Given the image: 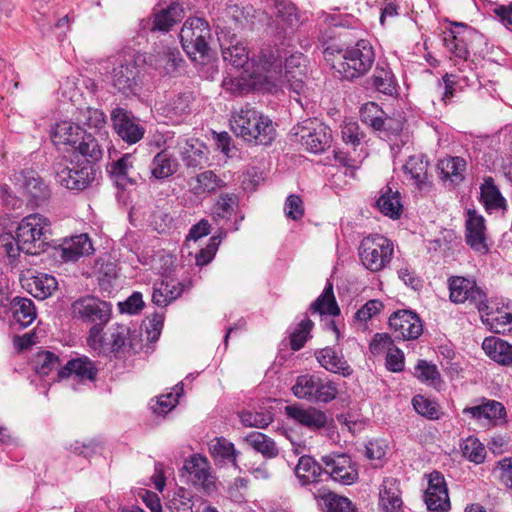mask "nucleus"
I'll list each match as a JSON object with an SVG mask.
<instances>
[{
	"label": "nucleus",
	"mask_w": 512,
	"mask_h": 512,
	"mask_svg": "<svg viewBox=\"0 0 512 512\" xmlns=\"http://www.w3.org/2000/svg\"><path fill=\"white\" fill-rule=\"evenodd\" d=\"M79 151V153L86 158L82 163L96 162L102 157V149L98 144L97 140L89 133H83V137L79 140L74 147Z\"/></svg>",
	"instance_id": "obj_51"
},
{
	"label": "nucleus",
	"mask_w": 512,
	"mask_h": 512,
	"mask_svg": "<svg viewBox=\"0 0 512 512\" xmlns=\"http://www.w3.org/2000/svg\"><path fill=\"white\" fill-rule=\"evenodd\" d=\"M481 199L488 211H494L505 208L506 200L495 185L492 177L484 179L481 187Z\"/></svg>",
	"instance_id": "obj_43"
},
{
	"label": "nucleus",
	"mask_w": 512,
	"mask_h": 512,
	"mask_svg": "<svg viewBox=\"0 0 512 512\" xmlns=\"http://www.w3.org/2000/svg\"><path fill=\"white\" fill-rule=\"evenodd\" d=\"M321 498L326 500L328 512H355L352 502L346 497L327 492Z\"/></svg>",
	"instance_id": "obj_64"
},
{
	"label": "nucleus",
	"mask_w": 512,
	"mask_h": 512,
	"mask_svg": "<svg viewBox=\"0 0 512 512\" xmlns=\"http://www.w3.org/2000/svg\"><path fill=\"white\" fill-rule=\"evenodd\" d=\"M402 168L404 174L409 177L412 184L417 188L422 189L427 184L428 161L425 159L424 155L418 154L409 156Z\"/></svg>",
	"instance_id": "obj_33"
},
{
	"label": "nucleus",
	"mask_w": 512,
	"mask_h": 512,
	"mask_svg": "<svg viewBox=\"0 0 512 512\" xmlns=\"http://www.w3.org/2000/svg\"><path fill=\"white\" fill-rule=\"evenodd\" d=\"M184 17V11L178 2H171L166 9L155 14L152 30L167 32Z\"/></svg>",
	"instance_id": "obj_37"
},
{
	"label": "nucleus",
	"mask_w": 512,
	"mask_h": 512,
	"mask_svg": "<svg viewBox=\"0 0 512 512\" xmlns=\"http://www.w3.org/2000/svg\"><path fill=\"white\" fill-rule=\"evenodd\" d=\"M310 310L320 315L337 316L340 314L331 283H327L322 294L311 304Z\"/></svg>",
	"instance_id": "obj_45"
},
{
	"label": "nucleus",
	"mask_w": 512,
	"mask_h": 512,
	"mask_svg": "<svg viewBox=\"0 0 512 512\" xmlns=\"http://www.w3.org/2000/svg\"><path fill=\"white\" fill-rule=\"evenodd\" d=\"M280 59L282 60L281 57ZM305 79L306 73L304 72H298V75L286 74V76H283V73L281 72V82L278 89L282 87L283 80H285L287 83V88L290 92V96L294 98L297 102H299L301 105H303L302 102L300 101V97H307L308 94V88L306 86Z\"/></svg>",
	"instance_id": "obj_52"
},
{
	"label": "nucleus",
	"mask_w": 512,
	"mask_h": 512,
	"mask_svg": "<svg viewBox=\"0 0 512 512\" xmlns=\"http://www.w3.org/2000/svg\"><path fill=\"white\" fill-rule=\"evenodd\" d=\"M78 125H82L95 131H101L106 125V116L103 111L85 107L79 108L75 114Z\"/></svg>",
	"instance_id": "obj_47"
},
{
	"label": "nucleus",
	"mask_w": 512,
	"mask_h": 512,
	"mask_svg": "<svg viewBox=\"0 0 512 512\" xmlns=\"http://www.w3.org/2000/svg\"><path fill=\"white\" fill-rule=\"evenodd\" d=\"M222 57L225 62L236 68H243L248 62L257 56L250 57L245 43L233 37L229 44L221 43Z\"/></svg>",
	"instance_id": "obj_30"
},
{
	"label": "nucleus",
	"mask_w": 512,
	"mask_h": 512,
	"mask_svg": "<svg viewBox=\"0 0 512 512\" xmlns=\"http://www.w3.org/2000/svg\"><path fill=\"white\" fill-rule=\"evenodd\" d=\"M56 181L70 190H83L95 178V169L89 163L58 162L54 166Z\"/></svg>",
	"instance_id": "obj_11"
},
{
	"label": "nucleus",
	"mask_w": 512,
	"mask_h": 512,
	"mask_svg": "<svg viewBox=\"0 0 512 512\" xmlns=\"http://www.w3.org/2000/svg\"><path fill=\"white\" fill-rule=\"evenodd\" d=\"M24 193L31 198L35 205L44 200L48 195V188L34 171L22 173V185Z\"/></svg>",
	"instance_id": "obj_36"
},
{
	"label": "nucleus",
	"mask_w": 512,
	"mask_h": 512,
	"mask_svg": "<svg viewBox=\"0 0 512 512\" xmlns=\"http://www.w3.org/2000/svg\"><path fill=\"white\" fill-rule=\"evenodd\" d=\"M181 154L182 160L188 167L202 166L208 161L207 146L195 139L186 142Z\"/></svg>",
	"instance_id": "obj_39"
},
{
	"label": "nucleus",
	"mask_w": 512,
	"mask_h": 512,
	"mask_svg": "<svg viewBox=\"0 0 512 512\" xmlns=\"http://www.w3.org/2000/svg\"><path fill=\"white\" fill-rule=\"evenodd\" d=\"M439 168L443 178L449 179L452 183H459L464 179L466 162L461 157H449L440 161Z\"/></svg>",
	"instance_id": "obj_49"
},
{
	"label": "nucleus",
	"mask_w": 512,
	"mask_h": 512,
	"mask_svg": "<svg viewBox=\"0 0 512 512\" xmlns=\"http://www.w3.org/2000/svg\"><path fill=\"white\" fill-rule=\"evenodd\" d=\"M504 407L501 403L490 400L482 405L467 407L463 410L465 414H470L473 418L481 419H500L504 414Z\"/></svg>",
	"instance_id": "obj_50"
},
{
	"label": "nucleus",
	"mask_w": 512,
	"mask_h": 512,
	"mask_svg": "<svg viewBox=\"0 0 512 512\" xmlns=\"http://www.w3.org/2000/svg\"><path fill=\"white\" fill-rule=\"evenodd\" d=\"M12 317L20 328H26L36 319L37 313L31 299L16 297L11 302Z\"/></svg>",
	"instance_id": "obj_35"
},
{
	"label": "nucleus",
	"mask_w": 512,
	"mask_h": 512,
	"mask_svg": "<svg viewBox=\"0 0 512 512\" xmlns=\"http://www.w3.org/2000/svg\"><path fill=\"white\" fill-rule=\"evenodd\" d=\"M485 354L493 361L502 364H512V345L498 337H487L482 343Z\"/></svg>",
	"instance_id": "obj_32"
},
{
	"label": "nucleus",
	"mask_w": 512,
	"mask_h": 512,
	"mask_svg": "<svg viewBox=\"0 0 512 512\" xmlns=\"http://www.w3.org/2000/svg\"><path fill=\"white\" fill-rule=\"evenodd\" d=\"M182 293V288L175 281H161L153 286L152 301L160 307H164L177 299Z\"/></svg>",
	"instance_id": "obj_40"
},
{
	"label": "nucleus",
	"mask_w": 512,
	"mask_h": 512,
	"mask_svg": "<svg viewBox=\"0 0 512 512\" xmlns=\"http://www.w3.org/2000/svg\"><path fill=\"white\" fill-rule=\"evenodd\" d=\"M179 37L186 54L193 61L203 63L209 52L208 40L211 39L209 23L204 18L190 17L184 22Z\"/></svg>",
	"instance_id": "obj_5"
},
{
	"label": "nucleus",
	"mask_w": 512,
	"mask_h": 512,
	"mask_svg": "<svg viewBox=\"0 0 512 512\" xmlns=\"http://www.w3.org/2000/svg\"><path fill=\"white\" fill-rule=\"evenodd\" d=\"M380 506L386 512H399L403 502L399 482L392 477L383 480L380 493Z\"/></svg>",
	"instance_id": "obj_29"
},
{
	"label": "nucleus",
	"mask_w": 512,
	"mask_h": 512,
	"mask_svg": "<svg viewBox=\"0 0 512 512\" xmlns=\"http://www.w3.org/2000/svg\"><path fill=\"white\" fill-rule=\"evenodd\" d=\"M424 501L427 509L432 512H447L450 509L447 485L440 472L433 471L429 474Z\"/></svg>",
	"instance_id": "obj_16"
},
{
	"label": "nucleus",
	"mask_w": 512,
	"mask_h": 512,
	"mask_svg": "<svg viewBox=\"0 0 512 512\" xmlns=\"http://www.w3.org/2000/svg\"><path fill=\"white\" fill-rule=\"evenodd\" d=\"M71 316L89 324L106 325L112 316V304L94 296H84L71 305Z\"/></svg>",
	"instance_id": "obj_10"
},
{
	"label": "nucleus",
	"mask_w": 512,
	"mask_h": 512,
	"mask_svg": "<svg viewBox=\"0 0 512 512\" xmlns=\"http://www.w3.org/2000/svg\"><path fill=\"white\" fill-rule=\"evenodd\" d=\"M385 115L381 107L374 102L365 103L360 109L362 122L371 126L376 131H381L385 125L390 123L385 121Z\"/></svg>",
	"instance_id": "obj_48"
},
{
	"label": "nucleus",
	"mask_w": 512,
	"mask_h": 512,
	"mask_svg": "<svg viewBox=\"0 0 512 512\" xmlns=\"http://www.w3.org/2000/svg\"><path fill=\"white\" fill-rule=\"evenodd\" d=\"M85 131L77 124L71 121H61L56 123L52 130V141L55 145H70L73 148L83 137Z\"/></svg>",
	"instance_id": "obj_31"
},
{
	"label": "nucleus",
	"mask_w": 512,
	"mask_h": 512,
	"mask_svg": "<svg viewBox=\"0 0 512 512\" xmlns=\"http://www.w3.org/2000/svg\"><path fill=\"white\" fill-rule=\"evenodd\" d=\"M111 121L116 134L128 144H135L144 137L145 127L131 111L123 107L111 111Z\"/></svg>",
	"instance_id": "obj_13"
},
{
	"label": "nucleus",
	"mask_w": 512,
	"mask_h": 512,
	"mask_svg": "<svg viewBox=\"0 0 512 512\" xmlns=\"http://www.w3.org/2000/svg\"><path fill=\"white\" fill-rule=\"evenodd\" d=\"M60 365L59 357L50 351H40L34 358V369L40 376L49 375V373Z\"/></svg>",
	"instance_id": "obj_59"
},
{
	"label": "nucleus",
	"mask_w": 512,
	"mask_h": 512,
	"mask_svg": "<svg viewBox=\"0 0 512 512\" xmlns=\"http://www.w3.org/2000/svg\"><path fill=\"white\" fill-rule=\"evenodd\" d=\"M295 397L311 403H329L338 394L336 382L315 374H304L297 377L292 386Z\"/></svg>",
	"instance_id": "obj_6"
},
{
	"label": "nucleus",
	"mask_w": 512,
	"mask_h": 512,
	"mask_svg": "<svg viewBox=\"0 0 512 512\" xmlns=\"http://www.w3.org/2000/svg\"><path fill=\"white\" fill-rule=\"evenodd\" d=\"M297 141L311 153H321L330 146L331 130L318 119H306L292 129Z\"/></svg>",
	"instance_id": "obj_9"
},
{
	"label": "nucleus",
	"mask_w": 512,
	"mask_h": 512,
	"mask_svg": "<svg viewBox=\"0 0 512 512\" xmlns=\"http://www.w3.org/2000/svg\"><path fill=\"white\" fill-rule=\"evenodd\" d=\"M192 101L191 92L180 93L161 105L159 110L171 123L179 124L190 114Z\"/></svg>",
	"instance_id": "obj_24"
},
{
	"label": "nucleus",
	"mask_w": 512,
	"mask_h": 512,
	"mask_svg": "<svg viewBox=\"0 0 512 512\" xmlns=\"http://www.w3.org/2000/svg\"><path fill=\"white\" fill-rule=\"evenodd\" d=\"M177 168V160L167 151H160L154 156L150 164L151 178L155 180L167 179L177 171Z\"/></svg>",
	"instance_id": "obj_34"
},
{
	"label": "nucleus",
	"mask_w": 512,
	"mask_h": 512,
	"mask_svg": "<svg viewBox=\"0 0 512 512\" xmlns=\"http://www.w3.org/2000/svg\"><path fill=\"white\" fill-rule=\"evenodd\" d=\"M183 386L176 385L174 392L160 395L156 401V404L152 407L154 412L157 414H166L171 411L178 403L179 397L182 395Z\"/></svg>",
	"instance_id": "obj_62"
},
{
	"label": "nucleus",
	"mask_w": 512,
	"mask_h": 512,
	"mask_svg": "<svg viewBox=\"0 0 512 512\" xmlns=\"http://www.w3.org/2000/svg\"><path fill=\"white\" fill-rule=\"evenodd\" d=\"M132 168V155L126 153L122 155L117 161L112 162L108 170L112 177L115 179L117 186L126 188L127 185L134 183L132 178L129 176Z\"/></svg>",
	"instance_id": "obj_44"
},
{
	"label": "nucleus",
	"mask_w": 512,
	"mask_h": 512,
	"mask_svg": "<svg viewBox=\"0 0 512 512\" xmlns=\"http://www.w3.org/2000/svg\"><path fill=\"white\" fill-rule=\"evenodd\" d=\"M466 243L479 254L489 251L484 217L476 210L469 209L466 215Z\"/></svg>",
	"instance_id": "obj_17"
},
{
	"label": "nucleus",
	"mask_w": 512,
	"mask_h": 512,
	"mask_svg": "<svg viewBox=\"0 0 512 512\" xmlns=\"http://www.w3.org/2000/svg\"><path fill=\"white\" fill-rule=\"evenodd\" d=\"M93 246L87 234H78L63 240L60 246V257L65 262H75L83 256H88Z\"/></svg>",
	"instance_id": "obj_23"
},
{
	"label": "nucleus",
	"mask_w": 512,
	"mask_h": 512,
	"mask_svg": "<svg viewBox=\"0 0 512 512\" xmlns=\"http://www.w3.org/2000/svg\"><path fill=\"white\" fill-rule=\"evenodd\" d=\"M241 423L246 427L266 428L273 421V414L269 411L245 410L239 413Z\"/></svg>",
	"instance_id": "obj_57"
},
{
	"label": "nucleus",
	"mask_w": 512,
	"mask_h": 512,
	"mask_svg": "<svg viewBox=\"0 0 512 512\" xmlns=\"http://www.w3.org/2000/svg\"><path fill=\"white\" fill-rule=\"evenodd\" d=\"M237 207V198L234 195H221L213 207V216L216 221L229 220Z\"/></svg>",
	"instance_id": "obj_60"
},
{
	"label": "nucleus",
	"mask_w": 512,
	"mask_h": 512,
	"mask_svg": "<svg viewBox=\"0 0 512 512\" xmlns=\"http://www.w3.org/2000/svg\"><path fill=\"white\" fill-rule=\"evenodd\" d=\"M224 236L225 233L221 231L210 238L208 245L196 254L195 261L197 266H205L213 260Z\"/></svg>",
	"instance_id": "obj_63"
},
{
	"label": "nucleus",
	"mask_w": 512,
	"mask_h": 512,
	"mask_svg": "<svg viewBox=\"0 0 512 512\" xmlns=\"http://www.w3.org/2000/svg\"><path fill=\"white\" fill-rule=\"evenodd\" d=\"M276 22L278 34L289 38L299 26V16L294 4L286 1L276 2Z\"/></svg>",
	"instance_id": "obj_26"
},
{
	"label": "nucleus",
	"mask_w": 512,
	"mask_h": 512,
	"mask_svg": "<svg viewBox=\"0 0 512 512\" xmlns=\"http://www.w3.org/2000/svg\"><path fill=\"white\" fill-rule=\"evenodd\" d=\"M460 448L463 456L475 464H480L485 460V446L476 437L470 436L463 440Z\"/></svg>",
	"instance_id": "obj_53"
},
{
	"label": "nucleus",
	"mask_w": 512,
	"mask_h": 512,
	"mask_svg": "<svg viewBox=\"0 0 512 512\" xmlns=\"http://www.w3.org/2000/svg\"><path fill=\"white\" fill-rule=\"evenodd\" d=\"M133 349L130 328L123 324L113 325L107 337L105 355H126Z\"/></svg>",
	"instance_id": "obj_25"
},
{
	"label": "nucleus",
	"mask_w": 512,
	"mask_h": 512,
	"mask_svg": "<svg viewBox=\"0 0 512 512\" xmlns=\"http://www.w3.org/2000/svg\"><path fill=\"white\" fill-rule=\"evenodd\" d=\"M479 314L482 323L495 333L512 330V302L509 300L494 302L487 299V309Z\"/></svg>",
	"instance_id": "obj_14"
},
{
	"label": "nucleus",
	"mask_w": 512,
	"mask_h": 512,
	"mask_svg": "<svg viewBox=\"0 0 512 512\" xmlns=\"http://www.w3.org/2000/svg\"><path fill=\"white\" fill-rule=\"evenodd\" d=\"M184 470L189 475V480L205 491H210L215 486V477L211 473V467L206 457L200 454L190 456L184 463Z\"/></svg>",
	"instance_id": "obj_19"
},
{
	"label": "nucleus",
	"mask_w": 512,
	"mask_h": 512,
	"mask_svg": "<svg viewBox=\"0 0 512 512\" xmlns=\"http://www.w3.org/2000/svg\"><path fill=\"white\" fill-rule=\"evenodd\" d=\"M377 206L385 216L398 219L401 216L403 208L400 193L397 190L393 191L390 187H385L377 200Z\"/></svg>",
	"instance_id": "obj_38"
},
{
	"label": "nucleus",
	"mask_w": 512,
	"mask_h": 512,
	"mask_svg": "<svg viewBox=\"0 0 512 512\" xmlns=\"http://www.w3.org/2000/svg\"><path fill=\"white\" fill-rule=\"evenodd\" d=\"M322 473L321 466L310 456L300 457L295 467V475L302 485L317 482Z\"/></svg>",
	"instance_id": "obj_41"
},
{
	"label": "nucleus",
	"mask_w": 512,
	"mask_h": 512,
	"mask_svg": "<svg viewBox=\"0 0 512 512\" xmlns=\"http://www.w3.org/2000/svg\"><path fill=\"white\" fill-rule=\"evenodd\" d=\"M97 369L94 363L87 357L69 360L65 366L57 371L58 379H72L75 382L93 381L96 378Z\"/></svg>",
	"instance_id": "obj_22"
},
{
	"label": "nucleus",
	"mask_w": 512,
	"mask_h": 512,
	"mask_svg": "<svg viewBox=\"0 0 512 512\" xmlns=\"http://www.w3.org/2000/svg\"><path fill=\"white\" fill-rule=\"evenodd\" d=\"M323 54L326 62L346 79H354L367 73L375 59L372 45L363 39L346 50L328 46Z\"/></svg>",
	"instance_id": "obj_3"
},
{
	"label": "nucleus",
	"mask_w": 512,
	"mask_h": 512,
	"mask_svg": "<svg viewBox=\"0 0 512 512\" xmlns=\"http://www.w3.org/2000/svg\"><path fill=\"white\" fill-rule=\"evenodd\" d=\"M209 450L215 460L229 462L233 466H237L236 458L238 452L234 444L227 439L223 437L213 439L209 445Z\"/></svg>",
	"instance_id": "obj_46"
},
{
	"label": "nucleus",
	"mask_w": 512,
	"mask_h": 512,
	"mask_svg": "<svg viewBox=\"0 0 512 512\" xmlns=\"http://www.w3.org/2000/svg\"><path fill=\"white\" fill-rule=\"evenodd\" d=\"M49 228L50 221L45 216L39 213L30 214L19 222L15 236L11 233L0 236V247L10 258L18 256L20 251L36 254Z\"/></svg>",
	"instance_id": "obj_2"
},
{
	"label": "nucleus",
	"mask_w": 512,
	"mask_h": 512,
	"mask_svg": "<svg viewBox=\"0 0 512 512\" xmlns=\"http://www.w3.org/2000/svg\"><path fill=\"white\" fill-rule=\"evenodd\" d=\"M313 322L305 317L302 319L291 331L290 334V345L292 350H300L310 337V332L313 328Z\"/></svg>",
	"instance_id": "obj_55"
},
{
	"label": "nucleus",
	"mask_w": 512,
	"mask_h": 512,
	"mask_svg": "<svg viewBox=\"0 0 512 512\" xmlns=\"http://www.w3.org/2000/svg\"><path fill=\"white\" fill-rule=\"evenodd\" d=\"M315 356L320 366L331 373L348 377L353 372L343 355L339 354L331 347L317 350Z\"/></svg>",
	"instance_id": "obj_28"
},
{
	"label": "nucleus",
	"mask_w": 512,
	"mask_h": 512,
	"mask_svg": "<svg viewBox=\"0 0 512 512\" xmlns=\"http://www.w3.org/2000/svg\"><path fill=\"white\" fill-rule=\"evenodd\" d=\"M325 473L334 481L351 485L358 479L355 463L346 454H329L322 457Z\"/></svg>",
	"instance_id": "obj_15"
},
{
	"label": "nucleus",
	"mask_w": 512,
	"mask_h": 512,
	"mask_svg": "<svg viewBox=\"0 0 512 512\" xmlns=\"http://www.w3.org/2000/svg\"><path fill=\"white\" fill-rule=\"evenodd\" d=\"M23 286L35 298L46 299L58 288V282L53 275L38 272L24 280Z\"/></svg>",
	"instance_id": "obj_27"
},
{
	"label": "nucleus",
	"mask_w": 512,
	"mask_h": 512,
	"mask_svg": "<svg viewBox=\"0 0 512 512\" xmlns=\"http://www.w3.org/2000/svg\"><path fill=\"white\" fill-rule=\"evenodd\" d=\"M223 185L224 182L213 171L208 170L197 175L193 189L196 194L213 193Z\"/></svg>",
	"instance_id": "obj_54"
},
{
	"label": "nucleus",
	"mask_w": 512,
	"mask_h": 512,
	"mask_svg": "<svg viewBox=\"0 0 512 512\" xmlns=\"http://www.w3.org/2000/svg\"><path fill=\"white\" fill-rule=\"evenodd\" d=\"M390 328L405 340L417 339L423 332L422 321L411 310H398L389 317Z\"/></svg>",
	"instance_id": "obj_18"
},
{
	"label": "nucleus",
	"mask_w": 512,
	"mask_h": 512,
	"mask_svg": "<svg viewBox=\"0 0 512 512\" xmlns=\"http://www.w3.org/2000/svg\"><path fill=\"white\" fill-rule=\"evenodd\" d=\"M373 85L377 91L392 95L395 90V80L392 72L386 69H376L373 75Z\"/></svg>",
	"instance_id": "obj_61"
},
{
	"label": "nucleus",
	"mask_w": 512,
	"mask_h": 512,
	"mask_svg": "<svg viewBox=\"0 0 512 512\" xmlns=\"http://www.w3.org/2000/svg\"><path fill=\"white\" fill-rule=\"evenodd\" d=\"M253 70L249 79L244 76H227L222 87L232 95H243L252 88L270 93L278 91L281 82V59L279 51L262 49L257 58L252 59Z\"/></svg>",
	"instance_id": "obj_1"
},
{
	"label": "nucleus",
	"mask_w": 512,
	"mask_h": 512,
	"mask_svg": "<svg viewBox=\"0 0 512 512\" xmlns=\"http://www.w3.org/2000/svg\"><path fill=\"white\" fill-rule=\"evenodd\" d=\"M230 126L237 136L261 145H269L276 135L272 120L250 105H245L232 114Z\"/></svg>",
	"instance_id": "obj_4"
},
{
	"label": "nucleus",
	"mask_w": 512,
	"mask_h": 512,
	"mask_svg": "<svg viewBox=\"0 0 512 512\" xmlns=\"http://www.w3.org/2000/svg\"><path fill=\"white\" fill-rule=\"evenodd\" d=\"M449 297L454 303H464L469 301L478 312L487 309V294L477 286L475 280L462 276H453L449 278Z\"/></svg>",
	"instance_id": "obj_12"
},
{
	"label": "nucleus",
	"mask_w": 512,
	"mask_h": 512,
	"mask_svg": "<svg viewBox=\"0 0 512 512\" xmlns=\"http://www.w3.org/2000/svg\"><path fill=\"white\" fill-rule=\"evenodd\" d=\"M144 61H147L162 75H173L177 72L183 59L177 48L162 46L155 49L154 53Z\"/></svg>",
	"instance_id": "obj_20"
},
{
	"label": "nucleus",
	"mask_w": 512,
	"mask_h": 512,
	"mask_svg": "<svg viewBox=\"0 0 512 512\" xmlns=\"http://www.w3.org/2000/svg\"><path fill=\"white\" fill-rule=\"evenodd\" d=\"M106 63L113 65L112 85L125 96L135 95L138 89L139 65L135 55L124 54L110 57Z\"/></svg>",
	"instance_id": "obj_8"
},
{
	"label": "nucleus",
	"mask_w": 512,
	"mask_h": 512,
	"mask_svg": "<svg viewBox=\"0 0 512 512\" xmlns=\"http://www.w3.org/2000/svg\"><path fill=\"white\" fill-rule=\"evenodd\" d=\"M443 42L445 47L457 58L467 59L469 50L465 37L456 34L454 31L444 33Z\"/></svg>",
	"instance_id": "obj_56"
},
{
	"label": "nucleus",
	"mask_w": 512,
	"mask_h": 512,
	"mask_svg": "<svg viewBox=\"0 0 512 512\" xmlns=\"http://www.w3.org/2000/svg\"><path fill=\"white\" fill-rule=\"evenodd\" d=\"M244 440L250 447L267 459L275 458L279 454L275 441L261 432H251Z\"/></svg>",
	"instance_id": "obj_42"
},
{
	"label": "nucleus",
	"mask_w": 512,
	"mask_h": 512,
	"mask_svg": "<svg viewBox=\"0 0 512 512\" xmlns=\"http://www.w3.org/2000/svg\"><path fill=\"white\" fill-rule=\"evenodd\" d=\"M285 412L288 418L310 430H319L327 425L326 414L314 407L290 405L285 407Z\"/></svg>",
	"instance_id": "obj_21"
},
{
	"label": "nucleus",
	"mask_w": 512,
	"mask_h": 512,
	"mask_svg": "<svg viewBox=\"0 0 512 512\" xmlns=\"http://www.w3.org/2000/svg\"><path fill=\"white\" fill-rule=\"evenodd\" d=\"M167 506L171 512H193V495L185 488H178Z\"/></svg>",
	"instance_id": "obj_58"
},
{
	"label": "nucleus",
	"mask_w": 512,
	"mask_h": 512,
	"mask_svg": "<svg viewBox=\"0 0 512 512\" xmlns=\"http://www.w3.org/2000/svg\"><path fill=\"white\" fill-rule=\"evenodd\" d=\"M394 245L383 235L365 237L359 247V258L363 266L371 272L385 269L392 260Z\"/></svg>",
	"instance_id": "obj_7"
}]
</instances>
